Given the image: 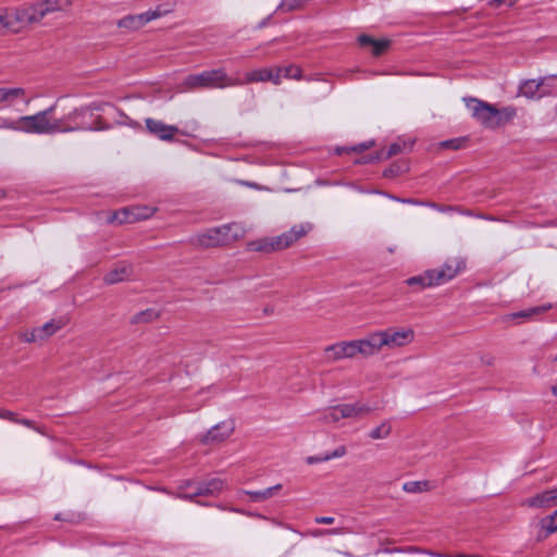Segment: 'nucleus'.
<instances>
[{"instance_id":"50","label":"nucleus","mask_w":557,"mask_h":557,"mask_svg":"<svg viewBox=\"0 0 557 557\" xmlns=\"http://www.w3.org/2000/svg\"><path fill=\"white\" fill-rule=\"evenodd\" d=\"M317 534H327V535H338V534H343V529H327V530H322V531H318Z\"/></svg>"},{"instance_id":"12","label":"nucleus","mask_w":557,"mask_h":557,"mask_svg":"<svg viewBox=\"0 0 557 557\" xmlns=\"http://www.w3.org/2000/svg\"><path fill=\"white\" fill-rule=\"evenodd\" d=\"M354 348L356 350V356L358 354L362 356H373L377 354L382 348L383 344L381 343V336L379 331L369 334L367 337L361 339L352 341Z\"/></svg>"},{"instance_id":"41","label":"nucleus","mask_w":557,"mask_h":557,"mask_svg":"<svg viewBox=\"0 0 557 557\" xmlns=\"http://www.w3.org/2000/svg\"><path fill=\"white\" fill-rule=\"evenodd\" d=\"M21 337L26 343H35L37 341H42V336L36 332V327H34L30 331L24 332Z\"/></svg>"},{"instance_id":"31","label":"nucleus","mask_w":557,"mask_h":557,"mask_svg":"<svg viewBox=\"0 0 557 557\" xmlns=\"http://www.w3.org/2000/svg\"><path fill=\"white\" fill-rule=\"evenodd\" d=\"M541 527L545 530L546 534H553L557 531V509L541 520Z\"/></svg>"},{"instance_id":"8","label":"nucleus","mask_w":557,"mask_h":557,"mask_svg":"<svg viewBox=\"0 0 557 557\" xmlns=\"http://www.w3.org/2000/svg\"><path fill=\"white\" fill-rule=\"evenodd\" d=\"M467 259L461 256L449 257L436 269H432L438 286L444 285L466 271Z\"/></svg>"},{"instance_id":"4","label":"nucleus","mask_w":557,"mask_h":557,"mask_svg":"<svg viewBox=\"0 0 557 557\" xmlns=\"http://www.w3.org/2000/svg\"><path fill=\"white\" fill-rule=\"evenodd\" d=\"M18 124L20 125L16 126L13 122H5L3 126L29 134H55L59 133L60 129H64L60 121L46 116V113L41 111L33 115L20 117Z\"/></svg>"},{"instance_id":"61","label":"nucleus","mask_w":557,"mask_h":557,"mask_svg":"<svg viewBox=\"0 0 557 557\" xmlns=\"http://www.w3.org/2000/svg\"><path fill=\"white\" fill-rule=\"evenodd\" d=\"M265 25H267V20H263V21L259 24V27L261 28V27H263V26H265Z\"/></svg>"},{"instance_id":"29","label":"nucleus","mask_w":557,"mask_h":557,"mask_svg":"<svg viewBox=\"0 0 557 557\" xmlns=\"http://www.w3.org/2000/svg\"><path fill=\"white\" fill-rule=\"evenodd\" d=\"M429 487H430V484L428 481H408V482L404 483V485H403V490L406 493H410V494L422 493L424 491H428Z\"/></svg>"},{"instance_id":"46","label":"nucleus","mask_w":557,"mask_h":557,"mask_svg":"<svg viewBox=\"0 0 557 557\" xmlns=\"http://www.w3.org/2000/svg\"><path fill=\"white\" fill-rule=\"evenodd\" d=\"M0 419L11 421L15 423L17 416L15 412L7 410V409H0Z\"/></svg>"},{"instance_id":"49","label":"nucleus","mask_w":557,"mask_h":557,"mask_svg":"<svg viewBox=\"0 0 557 557\" xmlns=\"http://www.w3.org/2000/svg\"><path fill=\"white\" fill-rule=\"evenodd\" d=\"M426 205L429 207H431V208L436 209L440 212H450V211L454 210V208L450 207V206H440V205H436V203H433V202L432 203H426Z\"/></svg>"},{"instance_id":"1","label":"nucleus","mask_w":557,"mask_h":557,"mask_svg":"<svg viewBox=\"0 0 557 557\" xmlns=\"http://www.w3.org/2000/svg\"><path fill=\"white\" fill-rule=\"evenodd\" d=\"M70 3V0H39L11 8L13 18L9 25L14 26V33H17L33 24L40 23L51 13L63 11Z\"/></svg>"},{"instance_id":"58","label":"nucleus","mask_w":557,"mask_h":557,"mask_svg":"<svg viewBox=\"0 0 557 557\" xmlns=\"http://www.w3.org/2000/svg\"><path fill=\"white\" fill-rule=\"evenodd\" d=\"M389 199L394 200V201H397V202H401L403 198H399L397 196H393V195H387L385 194Z\"/></svg>"},{"instance_id":"43","label":"nucleus","mask_w":557,"mask_h":557,"mask_svg":"<svg viewBox=\"0 0 557 557\" xmlns=\"http://www.w3.org/2000/svg\"><path fill=\"white\" fill-rule=\"evenodd\" d=\"M16 424H21V425H24L28 429H32L38 433H44L42 430L40 429V426H38L33 420H29V419H26V418H18L16 419L15 421Z\"/></svg>"},{"instance_id":"11","label":"nucleus","mask_w":557,"mask_h":557,"mask_svg":"<svg viewBox=\"0 0 557 557\" xmlns=\"http://www.w3.org/2000/svg\"><path fill=\"white\" fill-rule=\"evenodd\" d=\"M383 347L397 348L410 344L414 339V332L410 327H388L379 331Z\"/></svg>"},{"instance_id":"57","label":"nucleus","mask_w":557,"mask_h":557,"mask_svg":"<svg viewBox=\"0 0 557 557\" xmlns=\"http://www.w3.org/2000/svg\"><path fill=\"white\" fill-rule=\"evenodd\" d=\"M231 511H235V512H238V513H245L249 517H252L253 516V512H245L244 510L242 509H235V508H232Z\"/></svg>"},{"instance_id":"62","label":"nucleus","mask_w":557,"mask_h":557,"mask_svg":"<svg viewBox=\"0 0 557 557\" xmlns=\"http://www.w3.org/2000/svg\"><path fill=\"white\" fill-rule=\"evenodd\" d=\"M54 520H62L61 513H57V515L54 516Z\"/></svg>"},{"instance_id":"35","label":"nucleus","mask_w":557,"mask_h":557,"mask_svg":"<svg viewBox=\"0 0 557 557\" xmlns=\"http://www.w3.org/2000/svg\"><path fill=\"white\" fill-rule=\"evenodd\" d=\"M242 493L248 495L250 497L251 502L258 503L263 502L271 497L270 490H262V491H247L243 490Z\"/></svg>"},{"instance_id":"60","label":"nucleus","mask_w":557,"mask_h":557,"mask_svg":"<svg viewBox=\"0 0 557 557\" xmlns=\"http://www.w3.org/2000/svg\"><path fill=\"white\" fill-rule=\"evenodd\" d=\"M245 185L253 188H258V185L256 183L245 182Z\"/></svg>"},{"instance_id":"2","label":"nucleus","mask_w":557,"mask_h":557,"mask_svg":"<svg viewBox=\"0 0 557 557\" xmlns=\"http://www.w3.org/2000/svg\"><path fill=\"white\" fill-rule=\"evenodd\" d=\"M243 85L242 81L227 75L224 69H213L187 75L182 82L184 90L223 89Z\"/></svg>"},{"instance_id":"51","label":"nucleus","mask_w":557,"mask_h":557,"mask_svg":"<svg viewBox=\"0 0 557 557\" xmlns=\"http://www.w3.org/2000/svg\"><path fill=\"white\" fill-rule=\"evenodd\" d=\"M403 552H405L404 548L395 547V548H382V549L376 550L375 554H380V553L392 554V553H403Z\"/></svg>"},{"instance_id":"53","label":"nucleus","mask_w":557,"mask_h":557,"mask_svg":"<svg viewBox=\"0 0 557 557\" xmlns=\"http://www.w3.org/2000/svg\"><path fill=\"white\" fill-rule=\"evenodd\" d=\"M401 203L414 205V206H423L424 202L413 199V198H403Z\"/></svg>"},{"instance_id":"10","label":"nucleus","mask_w":557,"mask_h":557,"mask_svg":"<svg viewBox=\"0 0 557 557\" xmlns=\"http://www.w3.org/2000/svg\"><path fill=\"white\" fill-rule=\"evenodd\" d=\"M371 407L364 404H341L331 407L323 413V420L327 423L337 422L345 418H355L371 411Z\"/></svg>"},{"instance_id":"33","label":"nucleus","mask_w":557,"mask_h":557,"mask_svg":"<svg viewBox=\"0 0 557 557\" xmlns=\"http://www.w3.org/2000/svg\"><path fill=\"white\" fill-rule=\"evenodd\" d=\"M391 431H392V426L387 422H383L381 425L373 429L370 432L369 436L372 440H383V438H386L391 434Z\"/></svg>"},{"instance_id":"36","label":"nucleus","mask_w":557,"mask_h":557,"mask_svg":"<svg viewBox=\"0 0 557 557\" xmlns=\"http://www.w3.org/2000/svg\"><path fill=\"white\" fill-rule=\"evenodd\" d=\"M12 11L11 8L4 10H0V29H8L14 33V26H10L9 23H12Z\"/></svg>"},{"instance_id":"22","label":"nucleus","mask_w":557,"mask_h":557,"mask_svg":"<svg viewBox=\"0 0 557 557\" xmlns=\"http://www.w3.org/2000/svg\"><path fill=\"white\" fill-rule=\"evenodd\" d=\"M25 96V89L22 87L4 88L0 87V107L13 106L16 100Z\"/></svg>"},{"instance_id":"52","label":"nucleus","mask_w":557,"mask_h":557,"mask_svg":"<svg viewBox=\"0 0 557 557\" xmlns=\"http://www.w3.org/2000/svg\"><path fill=\"white\" fill-rule=\"evenodd\" d=\"M503 4H507L508 5L507 0H490L488 1V5L491 8H495V9L502 7Z\"/></svg>"},{"instance_id":"27","label":"nucleus","mask_w":557,"mask_h":557,"mask_svg":"<svg viewBox=\"0 0 557 557\" xmlns=\"http://www.w3.org/2000/svg\"><path fill=\"white\" fill-rule=\"evenodd\" d=\"M61 322H55L54 320H51L49 322H46L39 327H36V332L39 333L42 336V341L52 336L58 330L62 327Z\"/></svg>"},{"instance_id":"14","label":"nucleus","mask_w":557,"mask_h":557,"mask_svg":"<svg viewBox=\"0 0 557 557\" xmlns=\"http://www.w3.org/2000/svg\"><path fill=\"white\" fill-rule=\"evenodd\" d=\"M235 424L233 420L222 421L212 426L201 438L203 444L220 443L227 438L234 431Z\"/></svg>"},{"instance_id":"28","label":"nucleus","mask_w":557,"mask_h":557,"mask_svg":"<svg viewBox=\"0 0 557 557\" xmlns=\"http://www.w3.org/2000/svg\"><path fill=\"white\" fill-rule=\"evenodd\" d=\"M550 308H552L550 304L532 307V308L521 310V311L513 313V318L530 319V318H533L534 315H537L540 313H543V312L549 310Z\"/></svg>"},{"instance_id":"42","label":"nucleus","mask_w":557,"mask_h":557,"mask_svg":"<svg viewBox=\"0 0 557 557\" xmlns=\"http://www.w3.org/2000/svg\"><path fill=\"white\" fill-rule=\"evenodd\" d=\"M112 109L115 111V113L121 117L120 121H117L121 125H128L132 127L137 126L138 124L134 122L128 115H126L123 111L117 109L116 107H112Z\"/></svg>"},{"instance_id":"26","label":"nucleus","mask_w":557,"mask_h":557,"mask_svg":"<svg viewBox=\"0 0 557 557\" xmlns=\"http://www.w3.org/2000/svg\"><path fill=\"white\" fill-rule=\"evenodd\" d=\"M517 115V109L513 106H507L500 109L496 108L497 127L510 122Z\"/></svg>"},{"instance_id":"15","label":"nucleus","mask_w":557,"mask_h":557,"mask_svg":"<svg viewBox=\"0 0 557 557\" xmlns=\"http://www.w3.org/2000/svg\"><path fill=\"white\" fill-rule=\"evenodd\" d=\"M324 354L327 361H336L344 358H354L356 356V350L354 348L352 341H349L327 346L324 349Z\"/></svg>"},{"instance_id":"59","label":"nucleus","mask_w":557,"mask_h":557,"mask_svg":"<svg viewBox=\"0 0 557 557\" xmlns=\"http://www.w3.org/2000/svg\"><path fill=\"white\" fill-rule=\"evenodd\" d=\"M552 393L554 396H557V383L552 386Z\"/></svg>"},{"instance_id":"18","label":"nucleus","mask_w":557,"mask_h":557,"mask_svg":"<svg viewBox=\"0 0 557 557\" xmlns=\"http://www.w3.org/2000/svg\"><path fill=\"white\" fill-rule=\"evenodd\" d=\"M405 283L410 287H417L418 290L438 286L432 269L426 270L419 275L407 278Z\"/></svg>"},{"instance_id":"45","label":"nucleus","mask_w":557,"mask_h":557,"mask_svg":"<svg viewBox=\"0 0 557 557\" xmlns=\"http://www.w3.org/2000/svg\"><path fill=\"white\" fill-rule=\"evenodd\" d=\"M103 106L104 103H100V102H91L87 106H83L81 107V109H86V115L88 113H92L94 111H102L103 110Z\"/></svg>"},{"instance_id":"20","label":"nucleus","mask_w":557,"mask_h":557,"mask_svg":"<svg viewBox=\"0 0 557 557\" xmlns=\"http://www.w3.org/2000/svg\"><path fill=\"white\" fill-rule=\"evenodd\" d=\"M547 77H542L540 79H525L519 85V95L533 99L541 98L544 94H540V88L544 86Z\"/></svg>"},{"instance_id":"24","label":"nucleus","mask_w":557,"mask_h":557,"mask_svg":"<svg viewBox=\"0 0 557 557\" xmlns=\"http://www.w3.org/2000/svg\"><path fill=\"white\" fill-rule=\"evenodd\" d=\"M346 447L345 446H338L336 449L330 453H324L317 456H309L306 458V462L308 465H315L320 462H325L335 458H341L346 455Z\"/></svg>"},{"instance_id":"17","label":"nucleus","mask_w":557,"mask_h":557,"mask_svg":"<svg viewBox=\"0 0 557 557\" xmlns=\"http://www.w3.org/2000/svg\"><path fill=\"white\" fill-rule=\"evenodd\" d=\"M529 507L534 508H548L557 506V488L544 491L529 498L524 503Z\"/></svg>"},{"instance_id":"23","label":"nucleus","mask_w":557,"mask_h":557,"mask_svg":"<svg viewBox=\"0 0 557 557\" xmlns=\"http://www.w3.org/2000/svg\"><path fill=\"white\" fill-rule=\"evenodd\" d=\"M131 273H132L131 267L122 263V264L115 267L113 270L109 271L104 275V282L107 284H116V283H120V282L128 278Z\"/></svg>"},{"instance_id":"37","label":"nucleus","mask_w":557,"mask_h":557,"mask_svg":"<svg viewBox=\"0 0 557 557\" xmlns=\"http://www.w3.org/2000/svg\"><path fill=\"white\" fill-rule=\"evenodd\" d=\"M280 69H281V77L284 76L287 78H296V79H299L301 77V70H300V67H298L296 65L290 64V65L283 66Z\"/></svg>"},{"instance_id":"44","label":"nucleus","mask_w":557,"mask_h":557,"mask_svg":"<svg viewBox=\"0 0 557 557\" xmlns=\"http://www.w3.org/2000/svg\"><path fill=\"white\" fill-rule=\"evenodd\" d=\"M401 172V168L398 164H392L389 168L385 169L383 172V176L387 178L396 177Z\"/></svg>"},{"instance_id":"7","label":"nucleus","mask_w":557,"mask_h":557,"mask_svg":"<svg viewBox=\"0 0 557 557\" xmlns=\"http://www.w3.org/2000/svg\"><path fill=\"white\" fill-rule=\"evenodd\" d=\"M465 101L473 119L486 128H497L496 107L476 98H465Z\"/></svg>"},{"instance_id":"25","label":"nucleus","mask_w":557,"mask_h":557,"mask_svg":"<svg viewBox=\"0 0 557 557\" xmlns=\"http://www.w3.org/2000/svg\"><path fill=\"white\" fill-rule=\"evenodd\" d=\"M109 223H117V224H124V223H134L133 220V213L131 207L122 208L117 211H114L109 218Z\"/></svg>"},{"instance_id":"9","label":"nucleus","mask_w":557,"mask_h":557,"mask_svg":"<svg viewBox=\"0 0 557 557\" xmlns=\"http://www.w3.org/2000/svg\"><path fill=\"white\" fill-rule=\"evenodd\" d=\"M77 115H86V109L75 108L73 111L63 115L57 121H60L61 126L65 129H60L59 133L74 132V131H103L109 129V125L102 123V120L98 117L96 125H88L84 122H77Z\"/></svg>"},{"instance_id":"19","label":"nucleus","mask_w":557,"mask_h":557,"mask_svg":"<svg viewBox=\"0 0 557 557\" xmlns=\"http://www.w3.org/2000/svg\"><path fill=\"white\" fill-rule=\"evenodd\" d=\"M358 44L363 48L370 47L372 54L374 57H379L387 50L391 45V40L374 39L373 37L363 34L358 37Z\"/></svg>"},{"instance_id":"16","label":"nucleus","mask_w":557,"mask_h":557,"mask_svg":"<svg viewBox=\"0 0 557 557\" xmlns=\"http://www.w3.org/2000/svg\"><path fill=\"white\" fill-rule=\"evenodd\" d=\"M256 82H272L274 84L281 83V69H257L246 73L245 81L242 83H256Z\"/></svg>"},{"instance_id":"48","label":"nucleus","mask_w":557,"mask_h":557,"mask_svg":"<svg viewBox=\"0 0 557 557\" xmlns=\"http://www.w3.org/2000/svg\"><path fill=\"white\" fill-rule=\"evenodd\" d=\"M335 521L334 517L321 516L315 517L314 522L318 524H332Z\"/></svg>"},{"instance_id":"21","label":"nucleus","mask_w":557,"mask_h":557,"mask_svg":"<svg viewBox=\"0 0 557 557\" xmlns=\"http://www.w3.org/2000/svg\"><path fill=\"white\" fill-rule=\"evenodd\" d=\"M404 147H405V143L404 144L393 143L392 145H389V147L386 150L382 149L380 151H376V152L370 154L366 160L359 161V163H368V162H376V161H381V160H387V159L392 158L393 156L400 153L403 151Z\"/></svg>"},{"instance_id":"64","label":"nucleus","mask_w":557,"mask_h":557,"mask_svg":"<svg viewBox=\"0 0 557 557\" xmlns=\"http://www.w3.org/2000/svg\"><path fill=\"white\" fill-rule=\"evenodd\" d=\"M554 362H557V355L552 358Z\"/></svg>"},{"instance_id":"56","label":"nucleus","mask_w":557,"mask_h":557,"mask_svg":"<svg viewBox=\"0 0 557 557\" xmlns=\"http://www.w3.org/2000/svg\"><path fill=\"white\" fill-rule=\"evenodd\" d=\"M282 488V484H276L271 487H268L267 490H270L271 497L274 495L275 492L280 491Z\"/></svg>"},{"instance_id":"6","label":"nucleus","mask_w":557,"mask_h":557,"mask_svg":"<svg viewBox=\"0 0 557 557\" xmlns=\"http://www.w3.org/2000/svg\"><path fill=\"white\" fill-rule=\"evenodd\" d=\"M195 483L190 480L184 481L180 485L178 497L187 500H195L197 496H215L219 495L224 488V481L220 478H212L208 481L199 482L191 492H184L190 488Z\"/></svg>"},{"instance_id":"13","label":"nucleus","mask_w":557,"mask_h":557,"mask_svg":"<svg viewBox=\"0 0 557 557\" xmlns=\"http://www.w3.org/2000/svg\"><path fill=\"white\" fill-rule=\"evenodd\" d=\"M147 131L160 140L170 141L178 133V128L174 125H168L160 120L147 117L145 120Z\"/></svg>"},{"instance_id":"39","label":"nucleus","mask_w":557,"mask_h":557,"mask_svg":"<svg viewBox=\"0 0 557 557\" xmlns=\"http://www.w3.org/2000/svg\"><path fill=\"white\" fill-rule=\"evenodd\" d=\"M157 317H158V313L153 309H148L146 311H141V312L137 313L133 318V322H135V323L149 322V321H152L153 319H156Z\"/></svg>"},{"instance_id":"54","label":"nucleus","mask_w":557,"mask_h":557,"mask_svg":"<svg viewBox=\"0 0 557 557\" xmlns=\"http://www.w3.org/2000/svg\"><path fill=\"white\" fill-rule=\"evenodd\" d=\"M481 362L486 366H492L494 362V357L491 355H485L481 357Z\"/></svg>"},{"instance_id":"55","label":"nucleus","mask_w":557,"mask_h":557,"mask_svg":"<svg viewBox=\"0 0 557 557\" xmlns=\"http://www.w3.org/2000/svg\"><path fill=\"white\" fill-rule=\"evenodd\" d=\"M57 109V102H54L52 106H50L49 108L42 110L41 112H45L46 113V116H49V117H52L54 111Z\"/></svg>"},{"instance_id":"63","label":"nucleus","mask_w":557,"mask_h":557,"mask_svg":"<svg viewBox=\"0 0 557 557\" xmlns=\"http://www.w3.org/2000/svg\"><path fill=\"white\" fill-rule=\"evenodd\" d=\"M516 1H517V0H511V1H509V2H508V7H509V8L513 7V4H515V2H516Z\"/></svg>"},{"instance_id":"47","label":"nucleus","mask_w":557,"mask_h":557,"mask_svg":"<svg viewBox=\"0 0 557 557\" xmlns=\"http://www.w3.org/2000/svg\"><path fill=\"white\" fill-rule=\"evenodd\" d=\"M463 214L469 215V216H475L478 219L485 220V221H498L497 218H495L493 215L484 214V213L474 214L471 211H466V212H463Z\"/></svg>"},{"instance_id":"40","label":"nucleus","mask_w":557,"mask_h":557,"mask_svg":"<svg viewBox=\"0 0 557 557\" xmlns=\"http://www.w3.org/2000/svg\"><path fill=\"white\" fill-rule=\"evenodd\" d=\"M440 145L444 149L459 150L463 145V139H461V138L447 139V140L442 141Z\"/></svg>"},{"instance_id":"32","label":"nucleus","mask_w":557,"mask_h":557,"mask_svg":"<svg viewBox=\"0 0 557 557\" xmlns=\"http://www.w3.org/2000/svg\"><path fill=\"white\" fill-rule=\"evenodd\" d=\"M164 14V12H161L159 9L156 10H148L144 13L135 15L136 20L138 21L139 25L143 27L148 22L159 18Z\"/></svg>"},{"instance_id":"5","label":"nucleus","mask_w":557,"mask_h":557,"mask_svg":"<svg viewBox=\"0 0 557 557\" xmlns=\"http://www.w3.org/2000/svg\"><path fill=\"white\" fill-rule=\"evenodd\" d=\"M236 227V224H224L218 227L209 228L206 232L198 234L194 243L201 247H218L225 245L231 239H238L243 235V230L238 228L232 236L230 231Z\"/></svg>"},{"instance_id":"34","label":"nucleus","mask_w":557,"mask_h":557,"mask_svg":"<svg viewBox=\"0 0 557 557\" xmlns=\"http://www.w3.org/2000/svg\"><path fill=\"white\" fill-rule=\"evenodd\" d=\"M373 146H374V140H368V141L360 143V144L351 146V147L337 148V153L341 154L344 151L345 152H358L359 153V152H362L364 150L370 149Z\"/></svg>"},{"instance_id":"38","label":"nucleus","mask_w":557,"mask_h":557,"mask_svg":"<svg viewBox=\"0 0 557 557\" xmlns=\"http://www.w3.org/2000/svg\"><path fill=\"white\" fill-rule=\"evenodd\" d=\"M119 26L122 28H127L131 30H136L141 28L135 15H127L119 21Z\"/></svg>"},{"instance_id":"30","label":"nucleus","mask_w":557,"mask_h":557,"mask_svg":"<svg viewBox=\"0 0 557 557\" xmlns=\"http://www.w3.org/2000/svg\"><path fill=\"white\" fill-rule=\"evenodd\" d=\"M131 209H132V213H133L134 223L137 221H140V220L149 219L150 216H152V214L156 211L154 208L146 207V206H144V207L135 206V207H131Z\"/></svg>"},{"instance_id":"3","label":"nucleus","mask_w":557,"mask_h":557,"mask_svg":"<svg viewBox=\"0 0 557 557\" xmlns=\"http://www.w3.org/2000/svg\"><path fill=\"white\" fill-rule=\"evenodd\" d=\"M311 230L310 223L294 225L289 231L274 237H263L247 243L248 251L271 253L292 246Z\"/></svg>"}]
</instances>
